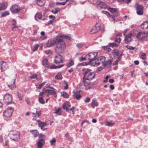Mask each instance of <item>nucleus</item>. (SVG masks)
Segmentation results:
<instances>
[{
    "instance_id": "1",
    "label": "nucleus",
    "mask_w": 148,
    "mask_h": 148,
    "mask_svg": "<svg viewBox=\"0 0 148 148\" xmlns=\"http://www.w3.org/2000/svg\"><path fill=\"white\" fill-rule=\"evenodd\" d=\"M60 37V40L56 43L57 45L55 49L56 52L58 53H62L66 47L65 44L63 40L62 36H61Z\"/></svg>"
},
{
    "instance_id": "2",
    "label": "nucleus",
    "mask_w": 148,
    "mask_h": 148,
    "mask_svg": "<svg viewBox=\"0 0 148 148\" xmlns=\"http://www.w3.org/2000/svg\"><path fill=\"white\" fill-rule=\"evenodd\" d=\"M9 136L10 138L15 141H18L20 139L19 132L16 130H13L10 131Z\"/></svg>"
},
{
    "instance_id": "3",
    "label": "nucleus",
    "mask_w": 148,
    "mask_h": 148,
    "mask_svg": "<svg viewBox=\"0 0 148 148\" xmlns=\"http://www.w3.org/2000/svg\"><path fill=\"white\" fill-rule=\"evenodd\" d=\"M60 40V37H57L56 38L53 39H51L48 41L47 44V46L48 47H51L54 44H56L57 42H58Z\"/></svg>"
},
{
    "instance_id": "4",
    "label": "nucleus",
    "mask_w": 148,
    "mask_h": 148,
    "mask_svg": "<svg viewBox=\"0 0 148 148\" xmlns=\"http://www.w3.org/2000/svg\"><path fill=\"white\" fill-rule=\"evenodd\" d=\"M3 101L4 102L7 104L11 103L12 101V95L9 93H6L4 96L3 97Z\"/></svg>"
},
{
    "instance_id": "5",
    "label": "nucleus",
    "mask_w": 148,
    "mask_h": 148,
    "mask_svg": "<svg viewBox=\"0 0 148 148\" xmlns=\"http://www.w3.org/2000/svg\"><path fill=\"white\" fill-rule=\"evenodd\" d=\"M97 55V52H92L88 54L86 57L87 58L90 60L88 64H90L96 58Z\"/></svg>"
},
{
    "instance_id": "6",
    "label": "nucleus",
    "mask_w": 148,
    "mask_h": 148,
    "mask_svg": "<svg viewBox=\"0 0 148 148\" xmlns=\"http://www.w3.org/2000/svg\"><path fill=\"white\" fill-rule=\"evenodd\" d=\"M14 111V109L12 107L7 108L3 112V115L4 116L9 117H10Z\"/></svg>"
},
{
    "instance_id": "7",
    "label": "nucleus",
    "mask_w": 148,
    "mask_h": 148,
    "mask_svg": "<svg viewBox=\"0 0 148 148\" xmlns=\"http://www.w3.org/2000/svg\"><path fill=\"white\" fill-rule=\"evenodd\" d=\"M136 8L137 13L138 15H142L143 14V7L142 5H139L138 4H136Z\"/></svg>"
},
{
    "instance_id": "8",
    "label": "nucleus",
    "mask_w": 148,
    "mask_h": 148,
    "mask_svg": "<svg viewBox=\"0 0 148 148\" xmlns=\"http://www.w3.org/2000/svg\"><path fill=\"white\" fill-rule=\"evenodd\" d=\"M21 10V9L19 7L15 5H14L10 8L11 11L13 13H17Z\"/></svg>"
},
{
    "instance_id": "9",
    "label": "nucleus",
    "mask_w": 148,
    "mask_h": 148,
    "mask_svg": "<svg viewBox=\"0 0 148 148\" xmlns=\"http://www.w3.org/2000/svg\"><path fill=\"white\" fill-rule=\"evenodd\" d=\"M1 69L2 72L4 71L7 70L8 66L7 62L5 61H1L0 62Z\"/></svg>"
},
{
    "instance_id": "10",
    "label": "nucleus",
    "mask_w": 148,
    "mask_h": 148,
    "mask_svg": "<svg viewBox=\"0 0 148 148\" xmlns=\"http://www.w3.org/2000/svg\"><path fill=\"white\" fill-rule=\"evenodd\" d=\"M108 10L113 14L114 17L117 16L119 15V13L116 8L109 7L108 8Z\"/></svg>"
},
{
    "instance_id": "11",
    "label": "nucleus",
    "mask_w": 148,
    "mask_h": 148,
    "mask_svg": "<svg viewBox=\"0 0 148 148\" xmlns=\"http://www.w3.org/2000/svg\"><path fill=\"white\" fill-rule=\"evenodd\" d=\"M148 34L147 32L145 33L144 32H140L138 33L136 36V37L139 39H142L146 37Z\"/></svg>"
},
{
    "instance_id": "12",
    "label": "nucleus",
    "mask_w": 148,
    "mask_h": 148,
    "mask_svg": "<svg viewBox=\"0 0 148 148\" xmlns=\"http://www.w3.org/2000/svg\"><path fill=\"white\" fill-rule=\"evenodd\" d=\"M62 56L60 55H58L55 57V60L54 62L56 64H59L63 62Z\"/></svg>"
},
{
    "instance_id": "13",
    "label": "nucleus",
    "mask_w": 148,
    "mask_h": 148,
    "mask_svg": "<svg viewBox=\"0 0 148 148\" xmlns=\"http://www.w3.org/2000/svg\"><path fill=\"white\" fill-rule=\"evenodd\" d=\"M95 75L94 73H89L86 76V77H85V80H92L95 78Z\"/></svg>"
},
{
    "instance_id": "14",
    "label": "nucleus",
    "mask_w": 148,
    "mask_h": 148,
    "mask_svg": "<svg viewBox=\"0 0 148 148\" xmlns=\"http://www.w3.org/2000/svg\"><path fill=\"white\" fill-rule=\"evenodd\" d=\"M100 64V62L98 58H96L90 63L91 65L92 66H97L99 65Z\"/></svg>"
},
{
    "instance_id": "15",
    "label": "nucleus",
    "mask_w": 148,
    "mask_h": 148,
    "mask_svg": "<svg viewBox=\"0 0 148 148\" xmlns=\"http://www.w3.org/2000/svg\"><path fill=\"white\" fill-rule=\"evenodd\" d=\"M86 80H85V77H83V82L84 83V86L85 87V89L86 90L90 89L91 86L90 85V83L86 81Z\"/></svg>"
},
{
    "instance_id": "16",
    "label": "nucleus",
    "mask_w": 148,
    "mask_h": 148,
    "mask_svg": "<svg viewBox=\"0 0 148 148\" xmlns=\"http://www.w3.org/2000/svg\"><path fill=\"white\" fill-rule=\"evenodd\" d=\"M97 8L105 9L106 7V5L105 2L100 1L97 4Z\"/></svg>"
},
{
    "instance_id": "17",
    "label": "nucleus",
    "mask_w": 148,
    "mask_h": 148,
    "mask_svg": "<svg viewBox=\"0 0 148 148\" xmlns=\"http://www.w3.org/2000/svg\"><path fill=\"white\" fill-rule=\"evenodd\" d=\"M45 143L44 139H40L37 144L38 148H41Z\"/></svg>"
},
{
    "instance_id": "18",
    "label": "nucleus",
    "mask_w": 148,
    "mask_h": 148,
    "mask_svg": "<svg viewBox=\"0 0 148 148\" xmlns=\"http://www.w3.org/2000/svg\"><path fill=\"white\" fill-rule=\"evenodd\" d=\"M7 5V3L6 2H3L0 3V11L5 9Z\"/></svg>"
},
{
    "instance_id": "19",
    "label": "nucleus",
    "mask_w": 148,
    "mask_h": 148,
    "mask_svg": "<svg viewBox=\"0 0 148 148\" xmlns=\"http://www.w3.org/2000/svg\"><path fill=\"white\" fill-rule=\"evenodd\" d=\"M38 125L40 127H41V129L42 130H45V129H43V127L45 126H46L47 125V123L45 122H42L40 120H38Z\"/></svg>"
},
{
    "instance_id": "20",
    "label": "nucleus",
    "mask_w": 148,
    "mask_h": 148,
    "mask_svg": "<svg viewBox=\"0 0 148 148\" xmlns=\"http://www.w3.org/2000/svg\"><path fill=\"white\" fill-rule=\"evenodd\" d=\"M42 65L45 67H48L49 65L48 60L47 58H45L42 60Z\"/></svg>"
},
{
    "instance_id": "21",
    "label": "nucleus",
    "mask_w": 148,
    "mask_h": 148,
    "mask_svg": "<svg viewBox=\"0 0 148 148\" xmlns=\"http://www.w3.org/2000/svg\"><path fill=\"white\" fill-rule=\"evenodd\" d=\"M90 104L92 106V108H94L95 107L98 106V104L97 102L96 99H92Z\"/></svg>"
},
{
    "instance_id": "22",
    "label": "nucleus",
    "mask_w": 148,
    "mask_h": 148,
    "mask_svg": "<svg viewBox=\"0 0 148 148\" xmlns=\"http://www.w3.org/2000/svg\"><path fill=\"white\" fill-rule=\"evenodd\" d=\"M141 28L142 29H148V21L144 22L141 25Z\"/></svg>"
},
{
    "instance_id": "23",
    "label": "nucleus",
    "mask_w": 148,
    "mask_h": 148,
    "mask_svg": "<svg viewBox=\"0 0 148 148\" xmlns=\"http://www.w3.org/2000/svg\"><path fill=\"white\" fill-rule=\"evenodd\" d=\"M100 29V27L99 26H96V25L95 26L94 29H93L91 30L90 32H93L91 33L92 34L96 33Z\"/></svg>"
},
{
    "instance_id": "24",
    "label": "nucleus",
    "mask_w": 148,
    "mask_h": 148,
    "mask_svg": "<svg viewBox=\"0 0 148 148\" xmlns=\"http://www.w3.org/2000/svg\"><path fill=\"white\" fill-rule=\"evenodd\" d=\"M112 62V60H108L106 62L105 61L104 63L103 64V65L104 66H107L108 65H110Z\"/></svg>"
},
{
    "instance_id": "25",
    "label": "nucleus",
    "mask_w": 148,
    "mask_h": 148,
    "mask_svg": "<svg viewBox=\"0 0 148 148\" xmlns=\"http://www.w3.org/2000/svg\"><path fill=\"white\" fill-rule=\"evenodd\" d=\"M64 65V64H62L58 66H55L54 64H53L52 65L50 66L49 67V68L51 69H56L58 68H60L63 66Z\"/></svg>"
},
{
    "instance_id": "26",
    "label": "nucleus",
    "mask_w": 148,
    "mask_h": 148,
    "mask_svg": "<svg viewBox=\"0 0 148 148\" xmlns=\"http://www.w3.org/2000/svg\"><path fill=\"white\" fill-rule=\"evenodd\" d=\"M37 3L40 6H43L45 3V0H37Z\"/></svg>"
},
{
    "instance_id": "27",
    "label": "nucleus",
    "mask_w": 148,
    "mask_h": 148,
    "mask_svg": "<svg viewBox=\"0 0 148 148\" xmlns=\"http://www.w3.org/2000/svg\"><path fill=\"white\" fill-rule=\"evenodd\" d=\"M30 132L33 135L34 137H37L39 134V132L36 130H30Z\"/></svg>"
},
{
    "instance_id": "28",
    "label": "nucleus",
    "mask_w": 148,
    "mask_h": 148,
    "mask_svg": "<svg viewBox=\"0 0 148 148\" xmlns=\"http://www.w3.org/2000/svg\"><path fill=\"white\" fill-rule=\"evenodd\" d=\"M73 96L77 100H79L82 97V96L80 94H78L75 93L74 94Z\"/></svg>"
},
{
    "instance_id": "29",
    "label": "nucleus",
    "mask_w": 148,
    "mask_h": 148,
    "mask_svg": "<svg viewBox=\"0 0 148 148\" xmlns=\"http://www.w3.org/2000/svg\"><path fill=\"white\" fill-rule=\"evenodd\" d=\"M12 84H8V87L11 89H13L15 87V79H13L12 80Z\"/></svg>"
},
{
    "instance_id": "30",
    "label": "nucleus",
    "mask_w": 148,
    "mask_h": 148,
    "mask_svg": "<svg viewBox=\"0 0 148 148\" xmlns=\"http://www.w3.org/2000/svg\"><path fill=\"white\" fill-rule=\"evenodd\" d=\"M67 103H63L62 105V107L64 109L66 110V112H69V109L68 108V105L67 104Z\"/></svg>"
},
{
    "instance_id": "31",
    "label": "nucleus",
    "mask_w": 148,
    "mask_h": 148,
    "mask_svg": "<svg viewBox=\"0 0 148 148\" xmlns=\"http://www.w3.org/2000/svg\"><path fill=\"white\" fill-rule=\"evenodd\" d=\"M62 78V75L61 73H58L56 75L55 77V78L57 80H60Z\"/></svg>"
},
{
    "instance_id": "32",
    "label": "nucleus",
    "mask_w": 148,
    "mask_h": 148,
    "mask_svg": "<svg viewBox=\"0 0 148 148\" xmlns=\"http://www.w3.org/2000/svg\"><path fill=\"white\" fill-rule=\"evenodd\" d=\"M61 94L62 96L63 97L65 98H69V95L66 92L63 91L61 92Z\"/></svg>"
},
{
    "instance_id": "33",
    "label": "nucleus",
    "mask_w": 148,
    "mask_h": 148,
    "mask_svg": "<svg viewBox=\"0 0 148 148\" xmlns=\"http://www.w3.org/2000/svg\"><path fill=\"white\" fill-rule=\"evenodd\" d=\"M85 71L83 73V74L84 75V77H85L89 73H90V72L92 71L91 69H84Z\"/></svg>"
},
{
    "instance_id": "34",
    "label": "nucleus",
    "mask_w": 148,
    "mask_h": 148,
    "mask_svg": "<svg viewBox=\"0 0 148 148\" xmlns=\"http://www.w3.org/2000/svg\"><path fill=\"white\" fill-rule=\"evenodd\" d=\"M35 19L36 20H37V18L38 19H40L41 18V14L40 12H38L35 15Z\"/></svg>"
},
{
    "instance_id": "35",
    "label": "nucleus",
    "mask_w": 148,
    "mask_h": 148,
    "mask_svg": "<svg viewBox=\"0 0 148 148\" xmlns=\"http://www.w3.org/2000/svg\"><path fill=\"white\" fill-rule=\"evenodd\" d=\"M98 58L100 62V63H101L103 64L104 63L106 59L105 57L102 56Z\"/></svg>"
},
{
    "instance_id": "36",
    "label": "nucleus",
    "mask_w": 148,
    "mask_h": 148,
    "mask_svg": "<svg viewBox=\"0 0 148 148\" xmlns=\"http://www.w3.org/2000/svg\"><path fill=\"white\" fill-rule=\"evenodd\" d=\"M61 108H58L56 110L55 113L58 115H61L62 113L61 112Z\"/></svg>"
},
{
    "instance_id": "37",
    "label": "nucleus",
    "mask_w": 148,
    "mask_h": 148,
    "mask_svg": "<svg viewBox=\"0 0 148 148\" xmlns=\"http://www.w3.org/2000/svg\"><path fill=\"white\" fill-rule=\"evenodd\" d=\"M74 64V60H70V62H69V64L67 65V67H70L71 66L73 65Z\"/></svg>"
},
{
    "instance_id": "38",
    "label": "nucleus",
    "mask_w": 148,
    "mask_h": 148,
    "mask_svg": "<svg viewBox=\"0 0 148 148\" xmlns=\"http://www.w3.org/2000/svg\"><path fill=\"white\" fill-rule=\"evenodd\" d=\"M69 0H65V1L63 2H57L56 5H64L66 2H67Z\"/></svg>"
},
{
    "instance_id": "39",
    "label": "nucleus",
    "mask_w": 148,
    "mask_h": 148,
    "mask_svg": "<svg viewBox=\"0 0 148 148\" xmlns=\"http://www.w3.org/2000/svg\"><path fill=\"white\" fill-rule=\"evenodd\" d=\"M110 47H117L118 46V45L115 42L110 43L109 45Z\"/></svg>"
},
{
    "instance_id": "40",
    "label": "nucleus",
    "mask_w": 148,
    "mask_h": 148,
    "mask_svg": "<svg viewBox=\"0 0 148 148\" xmlns=\"http://www.w3.org/2000/svg\"><path fill=\"white\" fill-rule=\"evenodd\" d=\"M55 91L50 89H47L45 90V93H48L49 94H52Z\"/></svg>"
},
{
    "instance_id": "41",
    "label": "nucleus",
    "mask_w": 148,
    "mask_h": 148,
    "mask_svg": "<svg viewBox=\"0 0 148 148\" xmlns=\"http://www.w3.org/2000/svg\"><path fill=\"white\" fill-rule=\"evenodd\" d=\"M2 17H4L9 14V12L8 11H5L2 12L1 13Z\"/></svg>"
},
{
    "instance_id": "42",
    "label": "nucleus",
    "mask_w": 148,
    "mask_h": 148,
    "mask_svg": "<svg viewBox=\"0 0 148 148\" xmlns=\"http://www.w3.org/2000/svg\"><path fill=\"white\" fill-rule=\"evenodd\" d=\"M60 11V9L59 8H55L54 10H52L51 11V12L54 14H56Z\"/></svg>"
},
{
    "instance_id": "43",
    "label": "nucleus",
    "mask_w": 148,
    "mask_h": 148,
    "mask_svg": "<svg viewBox=\"0 0 148 148\" xmlns=\"http://www.w3.org/2000/svg\"><path fill=\"white\" fill-rule=\"evenodd\" d=\"M39 102L41 104H44L45 102L44 100L43 99V97H39V99H38Z\"/></svg>"
},
{
    "instance_id": "44",
    "label": "nucleus",
    "mask_w": 148,
    "mask_h": 148,
    "mask_svg": "<svg viewBox=\"0 0 148 148\" xmlns=\"http://www.w3.org/2000/svg\"><path fill=\"white\" fill-rule=\"evenodd\" d=\"M114 124V123L112 122V121L107 122L106 123V125L109 126H112Z\"/></svg>"
},
{
    "instance_id": "45",
    "label": "nucleus",
    "mask_w": 148,
    "mask_h": 148,
    "mask_svg": "<svg viewBox=\"0 0 148 148\" xmlns=\"http://www.w3.org/2000/svg\"><path fill=\"white\" fill-rule=\"evenodd\" d=\"M109 45L103 47V49L108 52H110L111 50V49L109 48Z\"/></svg>"
},
{
    "instance_id": "46",
    "label": "nucleus",
    "mask_w": 148,
    "mask_h": 148,
    "mask_svg": "<svg viewBox=\"0 0 148 148\" xmlns=\"http://www.w3.org/2000/svg\"><path fill=\"white\" fill-rule=\"evenodd\" d=\"M119 2H123L128 4L129 2H130L131 0H117Z\"/></svg>"
},
{
    "instance_id": "47",
    "label": "nucleus",
    "mask_w": 148,
    "mask_h": 148,
    "mask_svg": "<svg viewBox=\"0 0 148 148\" xmlns=\"http://www.w3.org/2000/svg\"><path fill=\"white\" fill-rule=\"evenodd\" d=\"M124 40L126 43L127 44H128L131 41L132 39L131 38H128L125 37Z\"/></svg>"
},
{
    "instance_id": "48",
    "label": "nucleus",
    "mask_w": 148,
    "mask_h": 148,
    "mask_svg": "<svg viewBox=\"0 0 148 148\" xmlns=\"http://www.w3.org/2000/svg\"><path fill=\"white\" fill-rule=\"evenodd\" d=\"M140 58L143 59H145L146 58V55L144 53H142L140 55Z\"/></svg>"
},
{
    "instance_id": "49",
    "label": "nucleus",
    "mask_w": 148,
    "mask_h": 148,
    "mask_svg": "<svg viewBox=\"0 0 148 148\" xmlns=\"http://www.w3.org/2000/svg\"><path fill=\"white\" fill-rule=\"evenodd\" d=\"M39 46V45H38V44L35 45L34 46V47L33 48V51H36V50L38 49Z\"/></svg>"
},
{
    "instance_id": "50",
    "label": "nucleus",
    "mask_w": 148,
    "mask_h": 148,
    "mask_svg": "<svg viewBox=\"0 0 148 148\" xmlns=\"http://www.w3.org/2000/svg\"><path fill=\"white\" fill-rule=\"evenodd\" d=\"M88 64H88V63H87L86 62H84L78 64V66H83L85 65H88Z\"/></svg>"
},
{
    "instance_id": "51",
    "label": "nucleus",
    "mask_w": 148,
    "mask_h": 148,
    "mask_svg": "<svg viewBox=\"0 0 148 148\" xmlns=\"http://www.w3.org/2000/svg\"><path fill=\"white\" fill-rule=\"evenodd\" d=\"M56 142V140L54 138H53L51 140L50 143L51 145H54V143H55Z\"/></svg>"
},
{
    "instance_id": "52",
    "label": "nucleus",
    "mask_w": 148,
    "mask_h": 148,
    "mask_svg": "<svg viewBox=\"0 0 148 148\" xmlns=\"http://www.w3.org/2000/svg\"><path fill=\"white\" fill-rule=\"evenodd\" d=\"M119 51L118 50H115L114 51L113 53H114V55L117 56H118Z\"/></svg>"
},
{
    "instance_id": "53",
    "label": "nucleus",
    "mask_w": 148,
    "mask_h": 148,
    "mask_svg": "<svg viewBox=\"0 0 148 148\" xmlns=\"http://www.w3.org/2000/svg\"><path fill=\"white\" fill-rule=\"evenodd\" d=\"M12 21H13L12 25L14 26V27L12 28L13 29L15 27H17L16 26V20L15 19H13Z\"/></svg>"
},
{
    "instance_id": "54",
    "label": "nucleus",
    "mask_w": 148,
    "mask_h": 148,
    "mask_svg": "<svg viewBox=\"0 0 148 148\" xmlns=\"http://www.w3.org/2000/svg\"><path fill=\"white\" fill-rule=\"evenodd\" d=\"M87 58L86 57H84V58L82 57L79 58V61H80L82 62V61H83L85 60H86L87 59Z\"/></svg>"
},
{
    "instance_id": "55",
    "label": "nucleus",
    "mask_w": 148,
    "mask_h": 148,
    "mask_svg": "<svg viewBox=\"0 0 148 148\" xmlns=\"http://www.w3.org/2000/svg\"><path fill=\"white\" fill-rule=\"evenodd\" d=\"M38 135V138L39 139H43V138H44V137L45 136L44 135L40 133V134H39Z\"/></svg>"
},
{
    "instance_id": "56",
    "label": "nucleus",
    "mask_w": 148,
    "mask_h": 148,
    "mask_svg": "<svg viewBox=\"0 0 148 148\" xmlns=\"http://www.w3.org/2000/svg\"><path fill=\"white\" fill-rule=\"evenodd\" d=\"M126 47L127 49L130 50H133L134 49L135 47H133L132 46L127 45L126 46Z\"/></svg>"
},
{
    "instance_id": "57",
    "label": "nucleus",
    "mask_w": 148,
    "mask_h": 148,
    "mask_svg": "<svg viewBox=\"0 0 148 148\" xmlns=\"http://www.w3.org/2000/svg\"><path fill=\"white\" fill-rule=\"evenodd\" d=\"M92 1L91 2L92 4H96L99 0H92Z\"/></svg>"
},
{
    "instance_id": "58",
    "label": "nucleus",
    "mask_w": 148,
    "mask_h": 148,
    "mask_svg": "<svg viewBox=\"0 0 148 148\" xmlns=\"http://www.w3.org/2000/svg\"><path fill=\"white\" fill-rule=\"evenodd\" d=\"M37 77H38V75L37 74H33L30 77L31 78L34 79V78H37Z\"/></svg>"
},
{
    "instance_id": "59",
    "label": "nucleus",
    "mask_w": 148,
    "mask_h": 148,
    "mask_svg": "<svg viewBox=\"0 0 148 148\" xmlns=\"http://www.w3.org/2000/svg\"><path fill=\"white\" fill-rule=\"evenodd\" d=\"M70 35L69 34V35H65V36H64V37L66 39H67L68 40H70L71 39V37L70 36Z\"/></svg>"
},
{
    "instance_id": "60",
    "label": "nucleus",
    "mask_w": 148,
    "mask_h": 148,
    "mask_svg": "<svg viewBox=\"0 0 148 148\" xmlns=\"http://www.w3.org/2000/svg\"><path fill=\"white\" fill-rule=\"evenodd\" d=\"M103 68L101 67H100L99 68H98L95 71V72H96L98 73L100 71H101L102 69Z\"/></svg>"
},
{
    "instance_id": "61",
    "label": "nucleus",
    "mask_w": 148,
    "mask_h": 148,
    "mask_svg": "<svg viewBox=\"0 0 148 148\" xmlns=\"http://www.w3.org/2000/svg\"><path fill=\"white\" fill-rule=\"evenodd\" d=\"M64 83L66 84V86L64 87V88L65 89H67L68 88V85L67 82L65 80L64 81Z\"/></svg>"
},
{
    "instance_id": "62",
    "label": "nucleus",
    "mask_w": 148,
    "mask_h": 148,
    "mask_svg": "<svg viewBox=\"0 0 148 148\" xmlns=\"http://www.w3.org/2000/svg\"><path fill=\"white\" fill-rule=\"evenodd\" d=\"M45 83L46 82H45L42 83L41 84H40L38 87V89H41Z\"/></svg>"
},
{
    "instance_id": "63",
    "label": "nucleus",
    "mask_w": 148,
    "mask_h": 148,
    "mask_svg": "<svg viewBox=\"0 0 148 148\" xmlns=\"http://www.w3.org/2000/svg\"><path fill=\"white\" fill-rule=\"evenodd\" d=\"M90 98L88 97H87L85 100V102L86 103H88L90 102Z\"/></svg>"
},
{
    "instance_id": "64",
    "label": "nucleus",
    "mask_w": 148,
    "mask_h": 148,
    "mask_svg": "<svg viewBox=\"0 0 148 148\" xmlns=\"http://www.w3.org/2000/svg\"><path fill=\"white\" fill-rule=\"evenodd\" d=\"M132 36V33H130L129 34H127V36H125V37H127V38H131V37Z\"/></svg>"
}]
</instances>
